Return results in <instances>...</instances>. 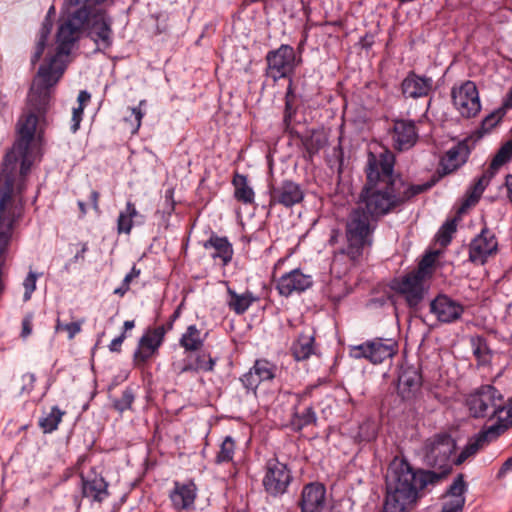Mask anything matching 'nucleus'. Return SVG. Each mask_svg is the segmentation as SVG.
Here are the masks:
<instances>
[{"label": "nucleus", "instance_id": "41", "mask_svg": "<svg viewBox=\"0 0 512 512\" xmlns=\"http://www.w3.org/2000/svg\"><path fill=\"white\" fill-rule=\"evenodd\" d=\"M456 232V223L455 220H448L446 221L441 228L439 229L437 233V242L445 247L447 246L451 240L453 234Z\"/></svg>", "mask_w": 512, "mask_h": 512}, {"label": "nucleus", "instance_id": "13", "mask_svg": "<svg viewBox=\"0 0 512 512\" xmlns=\"http://www.w3.org/2000/svg\"><path fill=\"white\" fill-rule=\"evenodd\" d=\"M393 147L399 151L413 147L418 139V133L414 121L397 119L393 122L390 131Z\"/></svg>", "mask_w": 512, "mask_h": 512}, {"label": "nucleus", "instance_id": "23", "mask_svg": "<svg viewBox=\"0 0 512 512\" xmlns=\"http://www.w3.org/2000/svg\"><path fill=\"white\" fill-rule=\"evenodd\" d=\"M256 301H258V297L249 290L240 294L230 287L227 288L226 304L237 315L244 314Z\"/></svg>", "mask_w": 512, "mask_h": 512}, {"label": "nucleus", "instance_id": "14", "mask_svg": "<svg viewBox=\"0 0 512 512\" xmlns=\"http://www.w3.org/2000/svg\"><path fill=\"white\" fill-rule=\"evenodd\" d=\"M312 284L311 275L303 273L300 269H294L279 278L276 288L280 295L288 297L293 293L304 292Z\"/></svg>", "mask_w": 512, "mask_h": 512}, {"label": "nucleus", "instance_id": "26", "mask_svg": "<svg viewBox=\"0 0 512 512\" xmlns=\"http://www.w3.org/2000/svg\"><path fill=\"white\" fill-rule=\"evenodd\" d=\"M232 184L234 186V197L237 201L246 205L254 203L255 193L248 183L247 176L236 173Z\"/></svg>", "mask_w": 512, "mask_h": 512}, {"label": "nucleus", "instance_id": "36", "mask_svg": "<svg viewBox=\"0 0 512 512\" xmlns=\"http://www.w3.org/2000/svg\"><path fill=\"white\" fill-rule=\"evenodd\" d=\"M314 344V331L306 328L301 332L295 343L293 344L292 352H313Z\"/></svg>", "mask_w": 512, "mask_h": 512}, {"label": "nucleus", "instance_id": "19", "mask_svg": "<svg viewBox=\"0 0 512 512\" xmlns=\"http://www.w3.org/2000/svg\"><path fill=\"white\" fill-rule=\"evenodd\" d=\"M326 502V489L320 483H310L302 490L300 506L302 512H320Z\"/></svg>", "mask_w": 512, "mask_h": 512}, {"label": "nucleus", "instance_id": "51", "mask_svg": "<svg viewBox=\"0 0 512 512\" xmlns=\"http://www.w3.org/2000/svg\"><path fill=\"white\" fill-rule=\"evenodd\" d=\"M296 110L294 108V102L292 101H285V110H284V117H283V123L285 125V128H288L290 126L291 120L293 116L295 115Z\"/></svg>", "mask_w": 512, "mask_h": 512}, {"label": "nucleus", "instance_id": "50", "mask_svg": "<svg viewBox=\"0 0 512 512\" xmlns=\"http://www.w3.org/2000/svg\"><path fill=\"white\" fill-rule=\"evenodd\" d=\"M83 112H84V107L82 105H78V107L73 108L72 119H71L72 124L70 127V130L73 133L77 132L80 127V123H81L82 117H83Z\"/></svg>", "mask_w": 512, "mask_h": 512}, {"label": "nucleus", "instance_id": "1", "mask_svg": "<svg viewBox=\"0 0 512 512\" xmlns=\"http://www.w3.org/2000/svg\"><path fill=\"white\" fill-rule=\"evenodd\" d=\"M394 154L384 147L370 150L365 168L366 182L358 206L345 223V246L335 255L346 256L352 265L361 263L374 244L378 222L401 210L414 197L428 191L432 182L413 184L394 174Z\"/></svg>", "mask_w": 512, "mask_h": 512}, {"label": "nucleus", "instance_id": "11", "mask_svg": "<svg viewBox=\"0 0 512 512\" xmlns=\"http://www.w3.org/2000/svg\"><path fill=\"white\" fill-rule=\"evenodd\" d=\"M400 88L404 98L416 100L428 97L432 94L434 81L431 77L410 71L402 80Z\"/></svg>", "mask_w": 512, "mask_h": 512}, {"label": "nucleus", "instance_id": "32", "mask_svg": "<svg viewBox=\"0 0 512 512\" xmlns=\"http://www.w3.org/2000/svg\"><path fill=\"white\" fill-rule=\"evenodd\" d=\"M494 173L489 168L478 178L473 187L471 188L470 193L466 199L467 205H472L478 202L485 188L488 186L491 178L494 176Z\"/></svg>", "mask_w": 512, "mask_h": 512}, {"label": "nucleus", "instance_id": "30", "mask_svg": "<svg viewBox=\"0 0 512 512\" xmlns=\"http://www.w3.org/2000/svg\"><path fill=\"white\" fill-rule=\"evenodd\" d=\"M203 341L204 334L195 325H190L180 339L182 347L187 351L201 349Z\"/></svg>", "mask_w": 512, "mask_h": 512}, {"label": "nucleus", "instance_id": "20", "mask_svg": "<svg viewBox=\"0 0 512 512\" xmlns=\"http://www.w3.org/2000/svg\"><path fill=\"white\" fill-rule=\"evenodd\" d=\"M421 386V375L418 367L402 363L398 375V392L403 399L410 398Z\"/></svg>", "mask_w": 512, "mask_h": 512}, {"label": "nucleus", "instance_id": "16", "mask_svg": "<svg viewBox=\"0 0 512 512\" xmlns=\"http://www.w3.org/2000/svg\"><path fill=\"white\" fill-rule=\"evenodd\" d=\"M304 198L301 186L291 180H284L271 189V204H279L290 208Z\"/></svg>", "mask_w": 512, "mask_h": 512}, {"label": "nucleus", "instance_id": "43", "mask_svg": "<svg viewBox=\"0 0 512 512\" xmlns=\"http://www.w3.org/2000/svg\"><path fill=\"white\" fill-rule=\"evenodd\" d=\"M133 401H134V394H133L132 389L126 388L123 391L122 396L119 399L114 401V407L118 411L123 412V411L131 408Z\"/></svg>", "mask_w": 512, "mask_h": 512}, {"label": "nucleus", "instance_id": "28", "mask_svg": "<svg viewBox=\"0 0 512 512\" xmlns=\"http://www.w3.org/2000/svg\"><path fill=\"white\" fill-rule=\"evenodd\" d=\"M140 217L135 204L131 201H127L125 210L119 213L117 219V232L119 234H130L133 228V219Z\"/></svg>", "mask_w": 512, "mask_h": 512}, {"label": "nucleus", "instance_id": "22", "mask_svg": "<svg viewBox=\"0 0 512 512\" xmlns=\"http://www.w3.org/2000/svg\"><path fill=\"white\" fill-rule=\"evenodd\" d=\"M469 147L466 141L457 143L451 147L441 160L444 174H449L466 162L469 155Z\"/></svg>", "mask_w": 512, "mask_h": 512}, {"label": "nucleus", "instance_id": "3", "mask_svg": "<svg viewBox=\"0 0 512 512\" xmlns=\"http://www.w3.org/2000/svg\"><path fill=\"white\" fill-rule=\"evenodd\" d=\"M438 479L435 474L415 473L401 464L393 477L387 478L384 512H410L418 500L419 489Z\"/></svg>", "mask_w": 512, "mask_h": 512}, {"label": "nucleus", "instance_id": "40", "mask_svg": "<svg viewBox=\"0 0 512 512\" xmlns=\"http://www.w3.org/2000/svg\"><path fill=\"white\" fill-rule=\"evenodd\" d=\"M145 105L146 100H141L137 107L131 108V115L125 118V121L131 124L133 134L137 133L141 127L142 119L145 115V110L143 109Z\"/></svg>", "mask_w": 512, "mask_h": 512}, {"label": "nucleus", "instance_id": "2", "mask_svg": "<svg viewBox=\"0 0 512 512\" xmlns=\"http://www.w3.org/2000/svg\"><path fill=\"white\" fill-rule=\"evenodd\" d=\"M63 60L49 59L40 66L28 96V107L17 122V139L5 155L0 170V195L13 199L15 190L22 193L24 178L40 153L49 89L61 78Z\"/></svg>", "mask_w": 512, "mask_h": 512}, {"label": "nucleus", "instance_id": "56", "mask_svg": "<svg viewBox=\"0 0 512 512\" xmlns=\"http://www.w3.org/2000/svg\"><path fill=\"white\" fill-rule=\"evenodd\" d=\"M125 339V332H123L121 335H119L118 337L114 338L110 345H109V348H110V351L111 352H116L120 349L121 347V344L123 343Z\"/></svg>", "mask_w": 512, "mask_h": 512}, {"label": "nucleus", "instance_id": "45", "mask_svg": "<svg viewBox=\"0 0 512 512\" xmlns=\"http://www.w3.org/2000/svg\"><path fill=\"white\" fill-rule=\"evenodd\" d=\"M296 425L298 428L308 426L316 422V414L311 407L306 408L302 413L296 416Z\"/></svg>", "mask_w": 512, "mask_h": 512}, {"label": "nucleus", "instance_id": "33", "mask_svg": "<svg viewBox=\"0 0 512 512\" xmlns=\"http://www.w3.org/2000/svg\"><path fill=\"white\" fill-rule=\"evenodd\" d=\"M64 415V411L57 406H53L51 411L39 420V426L44 433H51L58 428Z\"/></svg>", "mask_w": 512, "mask_h": 512}, {"label": "nucleus", "instance_id": "9", "mask_svg": "<svg viewBox=\"0 0 512 512\" xmlns=\"http://www.w3.org/2000/svg\"><path fill=\"white\" fill-rule=\"evenodd\" d=\"M425 281L416 272L411 271L394 279L391 288L405 298L409 307H417L424 298Z\"/></svg>", "mask_w": 512, "mask_h": 512}, {"label": "nucleus", "instance_id": "60", "mask_svg": "<svg viewBox=\"0 0 512 512\" xmlns=\"http://www.w3.org/2000/svg\"><path fill=\"white\" fill-rule=\"evenodd\" d=\"M99 197H100V194L97 191H95V190L91 191L90 200H91L93 209L96 212H100V209H99Z\"/></svg>", "mask_w": 512, "mask_h": 512}, {"label": "nucleus", "instance_id": "6", "mask_svg": "<svg viewBox=\"0 0 512 512\" xmlns=\"http://www.w3.org/2000/svg\"><path fill=\"white\" fill-rule=\"evenodd\" d=\"M265 60V75L274 82L292 77L301 62V58L297 59L294 48L288 44H281L277 49L269 51Z\"/></svg>", "mask_w": 512, "mask_h": 512}, {"label": "nucleus", "instance_id": "44", "mask_svg": "<svg viewBox=\"0 0 512 512\" xmlns=\"http://www.w3.org/2000/svg\"><path fill=\"white\" fill-rule=\"evenodd\" d=\"M505 111L502 108H499L498 110L490 113L488 116L484 118L482 121V130L485 132L490 131L493 127H495L502 117L505 115Z\"/></svg>", "mask_w": 512, "mask_h": 512}, {"label": "nucleus", "instance_id": "63", "mask_svg": "<svg viewBox=\"0 0 512 512\" xmlns=\"http://www.w3.org/2000/svg\"><path fill=\"white\" fill-rule=\"evenodd\" d=\"M130 286L125 285L122 281L121 285L114 290V294L123 297L129 290Z\"/></svg>", "mask_w": 512, "mask_h": 512}, {"label": "nucleus", "instance_id": "46", "mask_svg": "<svg viewBox=\"0 0 512 512\" xmlns=\"http://www.w3.org/2000/svg\"><path fill=\"white\" fill-rule=\"evenodd\" d=\"M359 437L363 441H371L376 437V427L371 421H365L359 427Z\"/></svg>", "mask_w": 512, "mask_h": 512}, {"label": "nucleus", "instance_id": "48", "mask_svg": "<svg viewBox=\"0 0 512 512\" xmlns=\"http://www.w3.org/2000/svg\"><path fill=\"white\" fill-rule=\"evenodd\" d=\"M240 380L242 384L245 386V388L252 391H255L259 383L261 382L260 378L257 377V374L252 370V368L250 369L249 372L244 374Z\"/></svg>", "mask_w": 512, "mask_h": 512}, {"label": "nucleus", "instance_id": "4", "mask_svg": "<svg viewBox=\"0 0 512 512\" xmlns=\"http://www.w3.org/2000/svg\"><path fill=\"white\" fill-rule=\"evenodd\" d=\"M454 449H455V442L451 438L450 435H448V434L435 435V436L429 438L425 442V457H426L427 462L430 465H432L434 467L441 468L442 469L441 472L437 473L434 471L414 469L408 462L400 461L399 463L394 464V467H393L390 475L387 478H392L396 469H398V467L401 464L408 465L410 467V469L415 473H430V474L437 475L439 478L437 480V482L429 483L425 487L419 489V496H418V499H419L421 497V492L424 489H426L430 486H435V485L439 484L448 475V473L450 472V469H451V467L449 465V459H450V456H451L452 452L454 451Z\"/></svg>", "mask_w": 512, "mask_h": 512}, {"label": "nucleus", "instance_id": "34", "mask_svg": "<svg viewBox=\"0 0 512 512\" xmlns=\"http://www.w3.org/2000/svg\"><path fill=\"white\" fill-rule=\"evenodd\" d=\"M51 30H52V22L48 18H46L43 21L42 26L40 28L39 38H38V41L36 44L35 52L31 59L33 64L38 62L40 60V58L42 57L44 50H45L46 42L49 38Z\"/></svg>", "mask_w": 512, "mask_h": 512}, {"label": "nucleus", "instance_id": "15", "mask_svg": "<svg viewBox=\"0 0 512 512\" xmlns=\"http://www.w3.org/2000/svg\"><path fill=\"white\" fill-rule=\"evenodd\" d=\"M505 425H491L488 429L480 432L473 438L469 439L465 447L462 449L457 459L456 465L464 463L470 457H473L480 449L487 445L490 441L497 438L503 433Z\"/></svg>", "mask_w": 512, "mask_h": 512}, {"label": "nucleus", "instance_id": "7", "mask_svg": "<svg viewBox=\"0 0 512 512\" xmlns=\"http://www.w3.org/2000/svg\"><path fill=\"white\" fill-rule=\"evenodd\" d=\"M453 105L464 118H473L481 111L479 92L475 82L467 80L451 90Z\"/></svg>", "mask_w": 512, "mask_h": 512}, {"label": "nucleus", "instance_id": "10", "mask_svg": "<svg viewBox=\"0 0 512 512\" xmlns=\"http://www.w3.org/2000/svg\"><path fill=\"white\" fill-rule=\"evenodd\" d=\"M291 481V471L286 464L277 459L268 460L263 486L270 495L277 496L285 493Z\"/></svg>", "mask_w": 512, "mask_h": 512}, {"label": "nucleus", "instance_id": "12", "mask_svg": "<svg viewBox=\"0 0 512 512\" xmlns=\"http://www.w3.org/2000/svg\"><path fill=\"white\" fill-rule=\"evenodd\" d=\"M430 312L441 323H453L461 318L464 307L447 295L440 294L431 301Z\"/></svg>", "mask_w": 512, "mask_h": 512}, {"label": "nucleus", "instance_id": "18", "mask_svg": "<svg viewBox=\"0 0 512 512\" xmlns=\"http://www.w3.org/2000/svg\"><path fill=\"white\" fill-rule=\"evenodd\" d=\"M467 484L464 481L463 474H459L446 491L441 512H462L465 505V492Z\"/></svg>", "mask_w": 512, "mask_h": 512}, {"label": "nucleus", "instance_id": "39", "mask_svg": "<svg viewBox=\"0 0 512 512\" xmlns=\"http://www.w3.org/2000/svg\"><path fill=\"white\" fill-rule=\"evenodd\" d=\"M252 370L261 381H266L274 378L276 366L267 360L260 359L255 362Z\"/></svg>", "mask_w": 512, "mask_h": 512}, {"label": "nucleus", "instance_id": "49", "mask_svg": "<svg viewBox=\"0 0 512 512\" xmlns=\"http://www.w3.org/2000/svg\"><path fill=\"white\" fill-rule=\"evenodd\" d=\"M505 412L499 416V423H495L494 425H505L503 428V432L508 428L509 425H512V399L508 405L504 404Z\"/></svg>", "mask_w": 512, "mask_h": 512}, {"label": "nucleus", "instance_id": "64", "mask_svg": "<svg viewBox=\"0 0 512 512\" xmlns=\"http://www.w3.org/2000/svg\"><path fill=\"white\" fill-rule=\"evenodd\" d=\"M90 94L87 91H80L78 95L79 105L84 107V104L90 100Z\"/></svg>", "mask_w": 512, "mask_h": 512}, {"label": "nucleus", "instance_id": "47", "mask_svg": "<svg viewBox=\"0 0 512 512\" xmlns=\"http://www.w3.org/2000/svg\"><path fill=\"white\" fill-rule=\"evenodd\" d=\"M36 282H37V274L30 271L23 282V286L25 289L24 301L30 300L32 293L36 289Z\"/></svg>", "mask_w": 512, "mask_h": 512}, {"label": "nucleus", "instance_id": "27", "mask_svg": "<svg viewBox=\"0 0 512 512\" xmlns=\"http://www.w3.org/2000/svg\"><path fill=\"white\" fill-rule=\"evenodd\" d=\"M302 145L309 159L319 153L327 145L328 139L324 131L313 130L301 139Z\"/></svg>", "mask_w": 512, "mask_h": 512}, {"label": "nucleus", "instance_id": "37", "mask_svg": "<svg viewBox=\"0 0 512 512\" xmlns=\"http://www.w3.org/2000/svg\"><path fill=\"white\" fill-rule=\"evenodd\" d=\"M438 256V252H430L424 255L419 262L418 267L413 270L425 280L429 279L433 274L434 265Z\"/></svg>", "mask_w": 512, "mask_h": 512}, {"label": "nucleus", "instance_id": "8", "mask_svg": "<svg viewBox=\"0 0 512 512\" xmlns=\"http://www.w3.org/2000/svg\"><path fill=\"white\" fill-rule=\"evenodd\" d=\"M498 252V240L495 233L487 227L482 228L468 246V259L476 265H484Z\"/></svg>", "mask_w": 512, "mask_h": 512}, {"label": "nucleus", "instance_id": "31", "mask_svg": "<svg viewBox=\"0 0 512 512\" xmlns=\"http://www.w3.org/2000/svg\"><path fill=\"white\" fill-rule=\"evenodd\" d=\"M215 364V359L211 354H189L188 363L182 368L183 371H211Z\"/></svg>", "mask_w": 512, "mask_h": 512}, {"label": "nucleus", "instance_id": "53", "mask_svg": "<svg viewBox=\"0 0 512 512\" xmlns=\"http://www.w3.org/2000/svg\"><path fill=\"white\" fill-rule=\"evenodd\" d=\"M22 380L24 382V386L22 387V392L29 393L34 386L35 382V376L33 374H25L22 377Z\"/></svg>", "mask_w": 512, "mask_h": 512}, {"label": "nucleus", "instance_id": "55", "mask_svg": "<svg viewBox=\"0 0 512 512\" xmlns=\"http://www.w3.org/2000/svg\"><path fill=\"white\" fill-rule=\"evenodd\" d=\"M140 269H138L135 265L132 267L131 271L124 277L123 282L125 285L130 286L133 279H136L140 276Z\"/></svg>", "mask_w": 512, "mask_h": 512}, {"label": "nucleus", "instance_id": "38", "mask_svg": "<svg viewBox=\"0 0 512 512\" xmlns=\"http://www.w3.org/2000/svg\"><path fill=\"white\" fill-rule=\"evenodd\" d=\"M512 158V139L501 146L497 154L491 161L489 169L493 172L497 171L502 165Z\"/></svg>", "mask_w": 512, "mask_h": 512}, {"label": "nucleus", "instance_id": "52", "mask_svg": "<svg viewBox=\"0 0 512 512\" xmlns=\"http://www.w3.org/2000/svg\"><path fill=\"white\" fill-rule=\"evenodd\" d=\"M356 358H364L372 364L382 363L386 357H392L394 354H354Z\"/></svg>", "mask_w": 512, "mask_h": 512}, {"label": "nucleus", "instance_id": "61", "mask_svg": "<svg viewBox=\"0 0 512 512\" xmlns=\"http://www.w3.org/2000/svg\"><path fill=\"white\" fill-rule=\"evenodd\" d=\"M32 331L31 322L29 319H24L22 322V336L27 337Z\"/></svg>", "mask_w": 512, "mask_h": 512}, {"label": "nucleus", "instance_id": "42", "mask_svg": "<svg viewBox=\"0 0 512 512\" xmlns=\"http://www.w3.org/2000/svg\"><path fill=\"white\" fill-rule=\"evenodd\" d=\"M83 320L76 321V322H70V323H63L60 319H57L55 330L56 332H65L69 339L74 338L76 334H78L81 331V327L83 324Z\"/></svg>", "mask_w": 512, "mask_h": 512}, {"label": "nucleus", "instance_id": "21", "mask_svg": "<svg viewBox=\"0 0 512 512\" xmlns=\"http://www.w3.org/2000/svg\"><path fill=\"white\" fill-rule=\"evenodd\" d=\"M196 486L193 482H175L174 489L170 493L173 507L177 510H188L193 507L196 499Z\"/></svg>", "mask_w": 512, "mask_h": 512}, {"label": "nucleus", "instance_id": "5", "mask_svg": "<svg viewBox=\"0 0 512 512\" xmlns=\"http://www.w3.org/2000/svg\"><path fill=\"white\" fill-rule=\"evenodd\" d=\"M466 405L473 417H489L497 419V423L499 416L505 412L503 396L492 385H483L469 394Z\"/></svg>", "mask_w": 512, "mask_h": 512}, {"label": "nucleus", "instance_id": "58", "mask_svg": "<svg viewBox=\"0 0 512 512\" xmlns=\"http://www.w3.org/2000/svg\"><path fill=\"white\" fill-rule=\"evenodd\" d=\"M505 112L508 110V109H511L512 108V87L509 89V91L507 92L506 96L504 97L503 99V103H502V107H501Z\"/></svg>", "mask_w": 512, "mask_h": 512}, {"label": "nucleus", "instance_id": "62", "mask_svg": "<svg viewBox=\"0 0 512 512\" xmlns=\"http://www.w3.org/2000/svg\"><path fill=\"white\" fill-rule=\"evenodd\" d=\"M505 186L507 189V197L512 203V175H507L505 179Z\"/></svg>", "mask_w": 512, "mask_h": 512}, {"label": "nucleus", "instance_id": "57", "mask_svg": "<svg viewBox=\"0 0 512 512\" xmlns=\"http://www.w3.org/2000/svg\"><path fill=\"white\" fill-rule=\"evenodd\" d=\"M510 471H512V456L503 463L502 467L500 468L497 474V477L502 478Z\"/></svg>", "mask_w": 512, "mask_h": 512}, {"label": "nucleus", "instance_id": "17", "mask_svg": "<svg viewBox=\"0 0 512 512\" xmlns=\"http://www.w3.org/2000/svg\"><path fill=\"white\" fill-rule=\"evenodd\" d=\"M203 248L209 251L210 257L214 261H219L223 267L232 261L234 250L227 237L212 233L203 243Z\"/></svg>", "mask_w": 512, "mask_h": 512}, {"label": "nucleus", "instance_id": "24", "mask_svg": "<svg viewBox=\"0 0 512 512\" xmlns=\"http://www.w3.org/2000/svg\"><path fill=\"white\" fill-rule=\"evenodd\" d=\"M107 488V482L100 475L94 474L92 477L83 480L84 496L94 501L102 502L106 499L109 495Z\"/></svg>", "mask_w": 512, "mask_h": 512}, {"label": "nucleus", "instance_id": "25", "mask_svg": "<svg viewBox=\"0 0 512 512\" xmlns=\"http://www.w3.org/2000/svg\"><path fill=\"white\" fill-rule=\"evenodd\" d=\"M165 333L164 325L148 328L139 339V350L156 352L164 340Z\"/></svg>", "mask_w": 512, "mask_h": 512}, {"label": "nucleus", "instance_id": "59", "mask_svg": "<svg viewBox=\"0 0 512 512\" xmlns=\"http://www.w3.org/2000/svg\"><path fill=\"white\" fill-rule=\"evenodd\" d=\"M288 79H289V84H288L287 91L285 94V101L294 102L295 94H294L293 80H292V77H290Z\"/></svg>", "mask_w": 512, "mask_h": 512}, {"label": "nucleus", "instance_id": "54", "mask_svg": "<svg viewBox=\"0 0 512 512\" xmlns=\"http://www.w3.org/2000/svg\"><path fill=\"white\" fill-rule=\"evenodd\" d=\"M471 342L474 346L473 352H477V353L487 352L486 347H485V341L482 337H480V336L472 337Z\"/></svg>", "mask_w": 512, "mask_h": 512}, {"label": "nucleus", "instance_id": "29", "mask_svg": "<svg viewBox=\"0 0 512 512\" xmlns=\"http://www.w3.org/2000/svg\"><path fill=\"white\" fill-rule=\"evenodd\" d=\"M397 347L398 344L393 339L375 338L356 346L355 349L361 352H395Z\"/></svg>", "mask_w": 512, "mask_h": 512}, {"label": "nucleus", "instance_id": "35", "mask_svg": "<svg viewBox=\"0 0 512 512\" xmlns=\"http://www.w3.org/2000/svg\"><path fill=\"white\" fill-rule=\"evenodd\" d=\"M236 444L231 436H226L220 445V449L216 454L215 463H229L233 460Z\"/></svg>", "mask_w": 512, "mask_h": 512}]
</instances>
